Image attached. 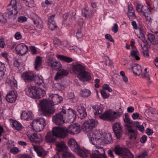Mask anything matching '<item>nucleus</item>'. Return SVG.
Returning <instances> with one entry per match:
<instances>
[{"label":"nucleus","instance_id":"f03ea898","mask_svg":"<svg viewBox=\"0 0 158 158\" xmlns=\"http://www.w3.org/2000/svg\"><path fill=\"white\" fill-rule=\"evenodd\" d=\"M67 133V131L61 129L60 127H54L53 128L52 132L47 133L45 136L46 142L49 143H53L58 137L64 138Z\"/></svg>","mask_w":158,"mask_h":158},{"label":"nucleus","instance_id":"c756f323","mask_svg":"<svg viewBox=\"0 0 158 158\" xmlns=\"http://www.w3.org/2000/svg\"><path fill=\"white\" fill-rule=\"evenodd\" d=\"M81 13L83 16L87 18H91L94 14L93 11L89 10V9L86 7L82 9Z\"/></svg>","mask_w":158,"mask_h":158},{"label":"nucleus","instance_id":"3c124183","mask_svg":"<svg viewBox=\"0 0 158 158\" xmlns=\"http://www.w3.org/2000/svg\"><path fill=\"white\" fill-rule=\"evenodd\" d=\"M148 37L150 42L152 44H154L155 40V36L153 34L150 33L148 34Z\"/></svg>","mask_w":158,"mask_h":158},{"label":"nucleus","instance_id":"dca6fc26","mask_svg":"<svg viewBox=\"0 0 158 158\" xmlns=\"http://www.w3.org/2000/svg\"><path fill=\"white\" fill-rule=\"evenodd\" d=\"M68 143L69 147L72 150L75 152H79L80 146L74 139H69Z\"/></svg>","mask_w":158,"mask_h":158},{"label":"nucleus","instance_id":"37998d69","mask_svg":"<svg viewBox=\"0 0 158 158\" xmlns=\"http://www.w3.org/2000/svg\"><path fill=\"white\" fill-rule=\"evenodd\" d=\"M68 98L70 100V101L73 103L77 102L78 99L77 97L75 96L74 94L73 93H70L68 94Z\"/></svg>","mask_w":158,"mask_h":158},{"label":"nucleus","instance_id":"bb28decb","mask_svg":"<svg viewBox=\"0 0 158 158\" xmlns=\"http://www.w3.org/2000/svg\"><path fill=\"white\" fill-rule=\"evenodd\" d=\"M113 142L111 135L110 133L104 134L101 140V144L103 143L108 144L111 143Z\"/></svg>","mask_w":158,"mask_h":158},{"label":"nucleus","instance_id":"7c9ffc66","mask_svg":"<svg viewBox=\"0 0 158 158\" xmlns=\"http://www.w3.org/2000/svg\"><path fill=\"white\" fill-rule=\"evenodd\" d=\"M68 74V72L67 70L61 69L57 72L55 77L54 79L55 80H58L62 78L63 76H66Z\"/></svg>","mask_w":158,"mask_h":158},{"label":"nucleus","instance_id":"4d7b16f0","mask_svg":"<svg viewBox=\"0 0 158 158\" xmlns=\"http://www.w3.org/2000/svg\"><path fill=\"white\" fill-rule=\"evenodd\" d=\"M72 19V18L71 17V19L69 20V22H68L67 21H64L63 22V23L65 26L69 27L70 26V25L72 24L73 21V20Z\"/></svg>","mask_w":158,"mask_h":158},{"label":"nucleus","instance_id":"052dcab7","mask_svg":"<svg viewBox=\"0 0 158 158\" xmlns=\"http://www.w3.org/2000/svg\"><path fill=\"white\" fill-rule=\"evenodd\" d=\"M19 152V149L16 147H13L10 150V152L13 154H16Z\"/></svg>","mask_w":158,"mask_h":158},{"label":"nucleus","instance_id":"ddd939ff","mask_svg":"<svg viewBox=\"0 0 158 158\" xmlns=\"http://www.w3.org/2000/svg\"><path fill=\"white\" fill-rule=\"evenodd\" d=\"M15 7H12L10 5H9L5 13V16L11 20H14L16 17L17 13V9H15Z\"/></svg>","mask_w":158,"mask_h":158},{"label":"nucleus","instance_id":"1a4fd4ad","mask_svg":"<svg viewBox=\"0 0 158 158\" xmlns=\"http://www.w3.org/2000/svg\"><path fill=\"white\" fill-rule=\"evenodd\" d=\"M46 62L48 65L53 69L56 70L61 67L60 62L57 61L53 57L48 55L46 57Z\"/></svg>","mask_w":158,"mask_h":158},{"label":"nucleus","instance_id":"4468645a","mask_svg":"<svg viewBox=\"0 0 158 158\" xmlns=\"http://www.w3.org/2000/svg\"><path fill=\"white\" fill-rule=\"evenodd\" d=\"M15 49L18 54L20 56H23L27 53L28 48L24 44L21 43L16 46Z\"/></svg>","mask_w":158,"mask_h":158},{"label":"nucleus","instance_id":"f704fd0d","mask_svg":"<svg viewBox=\"0 0 158 158\" xmlns=\"http://www.w3.org/2000/svg\"><path fill=\"white\" fill-rule=\"evenodd\" d=\"M156 113L155 109L152 107L149 108L145 112V114L148 118L152 116L154 114Z\"/></svg>","mask_w":158,"mask_h":158},{"label":"nucleus","instance_id":"e433bc0d","mask_svg":"<svg viewBox=\"0 0 158 158\" xmlns=\"http://www.w3.org/2000/svg\"><path fill=\"white\" fill-rule=\"evenodd\" d=\"M53 43L57 47V46H58L61 48L65 46L67 44L66 42H61L60 39L57 38L55 39L54 40Z\"/></svg>","mask_w":158,"mask_h":158},{"label":"nucleus","instance_id":"9b49d317","mask_svg":"<svg viewBox=\"0 0 158 158\" xmlns=\"http://www.w3.org/2000/svg\"><path fill=\"white\" fill-rule=\"evenodd\" d=\"M119 115L118 113L111 110L107 111L102 114L100 118L105 120H114Z\"/></svg>","mask_w":158,"mask_h":158},{"label":"nucleus","instance_id":"bf43d9fd","mask_svg":"<svg viewBox=\"0 0 158 158\" xmlns=\"http://www.w3.org/2000/svg\"><path fill=\"white\" fill-rule=\"evenodd\" d=\"M83 35L81 33V29L78 30L77 32L76 33V36L78 39L79 38L82 37Z\"/></svg>","mask_w":158,"mask_h":158},{"label":"nucleus","instance_id":"412c9836","mask_svg":"<svg viewBox=\"0 0 158 158\" xmlns=\"http://www.w3.org/2000/svg\"><path fill=\"white\" fill-rule=\"evenodd\" d=\"M77 77L81 81L83 82L88 81L91 79L90 73L84 70L78 74Z\"/></svg>","mask_w":158,"mask_h":158},{"label":"nucleus","instance_id":"69168bd1","mask_svg":"<svg viewBox=\"0 0 158 158\" xmlns=\"http://www.w3.org/2000/svg\"><path fill=\"white\" fill-rule=\"evenodd\" d=\"M105 38L107 40H109L111 42H114V40L112 38L111 35L109 34H107L105 35Z\"/></svg>","mask_w":158,"mask_h":158},{"label":"nucleus","instance_id":"f8f14e48","mask_svg":"<svg viewBox=\"0 0 158 158\" xmlns=\"http://www.w3.org/2000/svg\"><path fill=\"white\" fill-rule=\"evenodd\" d=\"M64 113L62 110L60 112L52 116V122L57 125H61L63 124L64 121Z\"/></svg>","mask_w":158,"mask_h":158},{"label":"nucleus","instance_id":"c9c22d12","mask_svg":"<svg viewBox=\"0 0 158 158\" xmlns=\"http://www.w3.org/2000/svg\"><path fill=\"white\" fill-rule=\"evenodd\" d=\"M12 127L14 129L18 131L21 130L23 128L21 124L16 120L12 121Z\"/></svg>","mask_w":158,"mask_h":158},{"label":"nucleus","instance_id":"6ab92c4d","mask_svg":"<svg viewBox=\"0 0 158 158\" xmlns=\"http://www.w3.org/2000/svg\"><path fill=\"white\" fill-rule=\"evenodd\" d=\"M17 95V93L16 91H11L6 96V100L9 103L14 102L16 99Z\"/></svg>","mask_w":158,"mask_h":158},{"label":"nucleus","instance_id":"9d476101","mask_svg":"<svg viewBox=\"0 0 158 158\" xmlns=\"http://www.w3.org/2000/svg\"><path fill=\"white\" fill-rule=\"evenodd\" d=\"M60 128L67 131V135L65 136V138L69 133L73 135H77L79 134L81 131L80 125L76 123L70 125L68 128H65L64 127Z\"/></svg>","mask_w":158,"mask_h":158},{"label":"nucleus","instance_id":"c85d7f7f","mask_svg":"<svg viewBox=\"0 0 158 158\" xmlns=\"http://www.w3.org/2000/svg\"><path fill=\"white\" fill-rule=\"evenodd\" d=\"M131 69L133 73L136 75L139 76L142 73V69L141 66L138 64H134L131 67Z\"/></svg>","mask_w":158,"mask_h":158},{"label":"nucleus","instance_id":"393cba45","mask_svg":"<svg viewBox=\"0 0 158 158\" xmlns=\"http://www.w3.org/2000/svg\"><path fill=\"white\" fill-rule=\"evenodd\" d=\"M33 115L31 111H29L27 112L23 111L21 115V118L22 119H24L27 121L31 120L33 118Z\"/></svg>","mask_w":158,"mask_h":158},{"label":"nucleus","instance_id":"5701e85b","mask_svg":"<svg viewBox=\"0 0 158 158\" xmlns=\"http://www.w3.org/2000/svg\"><path fill=\"white\" fill-rule=\"evenodd\" d=\"M77 110L79 113V116L82 119L87 116L86 109L82 104H80L77 106Z\"/></svg>","mask_w":158,"mask_h":158},{"label":"nucleus","instance_id":"de8ad7c7","mask_svg":"<svg viewBox=\"0 0 158 158\" xmlns=\"http://www.w3.org/2000/svg\"><path fill=\"white\" fill-rule=\"evenodd\" d=\"M34 79L35 84L38 85H40L43 82V78L41 76L40 77L36 76Z\"/></svg>","mask_w":158,"mask_h":158},{"label":"nucleus","instance_id":"6e6552de","mask_svg":"<svg viewBox=\"0 0 158 158\" xmlns=\"http://www.w3.org/2000/svg\"><path fill=\"white\" fill-rule=\"evenodd\" d=\"M62 110L64 113L65 121L70 123H73L76 117L75 111L70 108L68 109L67 111L64 109H63Z\"/></svg>","mask_w":158,"mask_h":158},{"label":"nucleus","instance_id":"cd10ccee","mask_svg":"<svg viewBox=\"0 0 158 158\" xmlns=\"http://www.w3.org/2000/svg\"><path fill=\"white\" fill-rule=\"evenodd\" d=\"M56 146L57 150L59 152H64L67 151L68 149V147L62 141L57 142Z\"/></svg>","mask_w":158,"mask_h":158},{"label":"nucleus","instance_id":"b1692460","mask_svg":"<svg viewBox=\"0 0 158 158\" xmlns=\"http://www.w3.org/2000/svg\"><path fill=\"white\" fill-rule=\"evenodd\" d=\"M127 15L129 19L132 20L133 19L136 18L134 10L132 6L130 3H128L127 6Z\"/></svg>","mask_w":158,"mask_h":158},{"label":"nucleus","instance_id":"c03bdc74","mask_svg":"<svg viewBox=\"0 0 158 158\" xmlns=\"http://www.w3.org/2000/svg\"><path fill=\"white\" fill-rule=\"evenodd\" d=\"M128 132L130 134L129 139H135L136 138L137 134L136 132L133 130L131 129H128Z\"/></svg>","mask_w":158,"mask_h":158},{"label":"nucleus","instance_id":"09e8293b","mask_svg":"<svg viewBox=\"0 0 158 158\" xmlns=\"http://www.w3.org/2000/svg\"><path fill=\"white\" fill-rule=\"evenodd\" d=\"M89 155L91 158H107L106 155H100L95 153H93L92 154H90Z\"/></svg>","mask_w":158,"mask_h":158},{"label":"nucleus","instance_id":"5fc2aeb1","mask_svg":"<svg viewBox=\"0 0 158 158\" xmlns=\"http://www.w3.org/2000/svg\"><path fill=\"white\" fill-rule=\"evenodd\" d=\"M101 93L103 98L105 99L108 98L110 95L109 94H107L106 92L104 90H101Z\"/></svg>","mask_w":158,"mask_h":158},{"label":"nucleus","instance_id":"6e6d98bb","mask_svg":"<svg viewBox=\"0 0 158 158\" xmlns=\"http://www.w3.org/2000/svg\"><path fill=\"white\" fill-rule=\"evenodd\" d=\"M124 120L125 122L128 123H132V122L130 120L127 114H125V118H124Z\"/></svg>","mask_w":158,"mask_h":158},{"label":"nucleus","instance_id":"e2e57ef3","mask_svg":"<svg viewBox=\"0 0 158 158\" xmlns=\"http://www.w3.org/2000/svg\"><path fill=\"white\" fill-rule=\"evenodd\" d=\"M33 2V0H26L25 2V4L27 6L30 7L32 6Z\"/></svg>","mask_w":158,"mask_h":158},{"label":"nucleus","instance_id":"4be33fe9","mask_svg":"<svg viewBox=\"0 0 158 158\" xmlns=\"http://www.w3.org/2000/svg\"><path fill=\"white\" fill-rule=\"evenodd\" d=\"M55 15H51L48 18V25L49 28L51 30H54L57 27L54 20V18Z\"/></svg>","mask_w":158,"mask_h":158},{"label":"nucleus","instance_id":"20e7f679","mask_svg":"<svg viewBox=\"0 0 158 158\" xmlns=\"http://www.w3.org/2000/svg\"><path fill=\"white\" fill-rule=\"evenodd\" d=\"M26 93L31 98H39L43 97L45 93V91L42 88L31 86L28 88L26 91Z\"/></svg>","mask_w":158,"mask_h":158},{"label":"nucleus","instance_id":"774afa93","mask_svg":"<svg viewBox=\"0 0 158 158\" xmlns=\"http://www.w3.org/2000/svg\"><path fill=\"white\" fill-rule=\"evenodd\" d=\"M27 20V18L24 16H21L19 18L18 21L20 23L25 22Z\"/></svg>","mask_w":158,"mask_h":158},{"label":"nucleus","instance_id":"ea45409f","mask_svg":"<svg viewBox=\"0 0 158 158\" xmlns=\"http://www.w3.org/2000/svg\"><path fill=\"white\" fill-rule=\"evenodd\" d=\"M56 56L58 59H60V60L67 63H70L72 61V59L71 58L69 57L64 56L62 55H56Z\"/></svg>","mask_w":158,"mask_h":158},{"label":"nucleus","instance_id":"864d4df0","mask_svg":"<svg viewBox=\"0 0 158 158\" xmlns=\"http://www.w3.org/2000/svg\"><path fill=\"white\" fill-rule=\"evenodd\" d=\"M72 154L70 152H67V151H64L62 155V158H69Z\"/></svg>","mask_w":158,"mask_h":158},{"label":"nucleus","instance_id":"58836bf2","mask_svg":"<svg viewBox=\"0 0 158 158\" xmlns=\"http://www.w3.org/2000/svg\"><path fill=\"white\" fill-rule=\"evenodd\" d=\"M93 108L94 109V112L95 115H98L102 112L103 108L102 106L99 105L93 106Z\"/></svg>","mask_w":158,"mask_h":158},{"label":"nucleus","instance_id":"4c0bfd02","mask_svg":"<svg viewBox=\"0 0 158 158\" xmlns=\"http://www.w3.org/2000/svg\"><path fill=\"white\" fill-rule=\"evenodd\" d=\"M77 154L81 157H86L89 155V151L88 150H81L80 147V149L79 152H76Z\"/></svg>","mask_w":158,"mask_h":158},{"label":"nucleus","instance_id":"13d9d810","mask_svg":"<svg viewBox=\"0 0 158 158\" xmlns=\"http://www.w3.org/2000/svg\"><path fill=\"white\" fill-rule=\"evenodd\" d=\"M103 89L104 90H107L109 92H111L112 91V89L110 88L109 85L107 84H105L103 85Z\"/></svg>","mask_w":158,"mask_h":158},{"label":"nucleus","instance_id":"2eb2a0df","mask_svg":"<svg viewBox=\"0 0 158 158\" xmlns=\"http://www.w3.org/2000/svg\"><path fill=\"white\" fill-rule=\"evenodd\" d=\"M36 75L32 72L23 73L21 75V78L25 82H30L34 80Z\"/></svg>","mask_w":158,"mask_h":158},{"label":"nucleus","instance_id":"7ed1b4c3","mask_svg":"<svg viewBox=\"0 0 158 158\" xmlns=\"http://www.w3.org/2000/svg\"><path fill=\"white\" fill-rule=\"evenodd\" d=\"M104 134L102 131L95 129L89 133L87 135L89 138L90 143L94 145H97L101 144Z\"/></svg>","mask_w":158,"mask_h":158},{"label":"nucleus","instance_id":"338daca9","mask_svg":"<svg viewBox=\"0 0 158 158\" xmlns=\"http://www.w3.org/2000/svg\"><path fill=\"white\" fill-rule=\"evenodd\" d=\"M17 2L16 0H12L10 4L9 5H10L12 7H15V9H17V7L16 6Z\"/></svg>","mask_w":158,"mask_h":158},{"label":"nucleus","instance_id":"79ce46f5","mask_svg":"<svg viewBox=\"0 0 158 158\" xmlns=\"http://www.w3.org/2000/svg\"><path fill=\"white\" fill-rule=\"evenodd\" d=\"M146 19V23L148 25V26L150 27L151 26L152 19V14L144 16Z\"/></svg>","mask_w":158,"mask_h":158},{"label":"nucleus","instance_id":"a878e982","mask_svg":"<svg viewBox=\"0 0 158 158\" xmlns=\"http://www.w3.org/2000/svg\"><path fill=\"white\" fill-rule=\"evenodd\" d=\"M34 149L39 156L44 157L46 156L47 152L41 146H34Z\"/></svg>","mask_w":158,"mask_h":158},{"label":"nucleus","instance_id":"423d86ee","mask_svg":"<svg viewBox=\"0 0 158 158\" xmlns=\"http://www.w3.org/2000/svg\"><path fill=\"white\" fill-rule=\"evenodd\" d=\"M116 154L122 156L124 158H134V155L126 148H122L119 146H116L114 149Z\"/></svg>","mask_w":158,"mask_h":158},{"label":"nucleus","instance_id":"f257e3e1","mask_svg":"<svg viewBox=\"0 0 158 158\" xmlns=\"http://www.w3.org/2000/svg\"><path fill=\"white\" fill-rule=\"evenodd\" d=\"M62 97L57 94H51L48 101L44 100L40 101V106L42 111V114L47 117L49 116L55 112L52 106L58 104L62 101Z\"/></svg>","mask_w":158,"mask_h":158},{"label":"nucleus","instance_id":"49530a36","mask_svg":"<svg viewBox=\"0 0 158 158\" xmlns=\"http://www.w3.org/2000/svg\"><path fill=\"white\" fill-rule=\"evenodd\" d=\"M94 145L95 147L96 148L95 149V151L97 152L98 154L100 155H102L103 156H104V155H106L105 154L104 149L103 148L99 146H97V145Z\"/></svg>","mask_w":158,"mask_h":158},{"label":"nucleus","instance_id":"8fccbe9b","mask_svg":"<svg viewBox=\"0 0 158 158\" xmlns=\"http://www.w3.org/2000/svg\"><path fill=\"white\" fill-rule=\"evenodd\" d=\"M137 30L135 32V33L138 37L140 39L144 36L143 33L142 29L141 28H138Z\"/></svg>","mask_w":158,"mask_h":158},{"label":"nucleus","instance_id":"72a5a7b5","mask_svg":"<svg viewBox=\"0 0 158 158\" xmlns=\"http://www.w3.org/2000/svg\"><path fill=\"white\" fill-rule=\"evenodd\" d=\"M42 62V58L39 56H37L35 59L34 63L35 69L36 70H38Z\"/></svg>","mask_w":158,"mask_h":158},{"label":"nucleus","instance_id":"0e129e2a","mask_svg":"<svg viewBox=\"0 0 158 158\" xmlns=\"http://www.w3.org/2000/svg\"><path fill=\"white\" fill-rule=\"evenodd\" d=\"M54 86L58 90H60L62 89H63L64 86L63 85H61V84L57 83L54 84Z\"/></svg>","mask_w":158,"mask_h":158},{"label":"nucleus","instance_id":"680f3d73","mask_svg":"<svg viewBox=\"0 0 158 158\" xmlns=\"http://www.w3.org/2000/svg\"><path fill=\"white\" fill-rule=\"evenodd\" d=\"M30 49L32 54H34L36 53L37 51L35 46H31L30 48Z\"/></svg>","mask_w":158,"mask_h":158},{"label":"nucleus","instance_id":"473e14b6","mask_svg":"<svg viewBox=\"0 0 158 158\" xmlns=\"http://www.w3.org/2000/svg\"><path fill=\"white\" fill-rule=\"evenodd\" d=\"M85 69V67L80 64H77L73 67V71L75 73H79Z\"/></svg>","mask_w":158,"mask_h":158},{"label":"nucleus","instance_id":"a18cd8bd","mask_svg":"<svg viewBox=\"0 0 158 158\" xmlns=\"http://www.w3.org/2000/svg\"><path fill=\"white\" fill-rule=\"evenodd\" d=\"M130 54L131 56L136 60H139L140 57H139V52L137 50L131 51Z\"/></svg>","mask_w":158,"mask_h":158},{"label":"nucleus","instance_id":"f3484780","mask_svg":"<svg viewBox=\"0 0 158 158\" xmlns=\"http://www.w3.org/2000/svg\"><path fill=\"white\" fill-rule=\"evenodd\" d=\"M27 136L29 139L32 143H39L42 141L41 135L37 133L31 134H27Z\"/></svg>","mask_w":158,"mask_h":158},{"label":"nucleus","instance_id":"a211bd4d","mask_svg":"<svg viewBox=\"0 0 158 158\" xmlns=\"http://www.w3.org/2000/svg\"><path fill=\"white\" fill-rule=\"evenodd\" d=\"M136 9L139 12L142 13L144 16L152 14L150 7L146 6H142L140 5L137 4Z\"/></svg>","mask_w":158,"mask_h":158},{"label":"nucleus","instance_id":"2f4dec72","mask_svg":"<svg viewBox=\"0 0 158 158\" xmlns=\"http://www.w3.org/2000/svg\"><path fill=\"white\" fill-rule=\"evenodd\" d=\"M34 23L35 26L38 28L41 29L43 28V22L41 19L38 16L33 19Z\"/></svg>","mask_w":158,"mask_h":158},{"label":"nucleus","instance_id":"a19ab883","mask_svg":"<svg viewBox=\"0 0 158 158\" xmlns=\"http://www.w3.org/2000/svg\"><path fill=\"white\" fill-rule=\"evenodd\" d=\"M81 95L84 98L88 97L91 94L90 91L87 89H83L81 90Z\"/></svg>","mask_w":158,"mask_h":158},{"label":"nucleus","instance_id":"39448f33","mask_svg":"<svg viewBox=\"0 0 158 158\" xmlns=\"http://www.w3.org/2000/svg\"><path fill=\"white\" fill-rule=\"evenodd\" d=\"M45 125V120L42 118L39 117L35 119L31 124L33 129L36 131H42Z\"/></svg>","mask_w":158,"mask_h":158},{"label":"nucleus","instance_id":"603ef678","mask_svg":"<svg viewBox=\"0 0 158 158\" xmlns=\"http://www.w3.org/2000/svg\"><path fill=\"white\" fill-rule=\"evenodd\" d=\"M6 82L7 83H8L10 85L12 86L17 87V81L15 80H14L12 81L10 79H7L6 80Z\"/></svg>","mask_w":158,"mask_h":158},{"label":"nucleus","instance_id":"0eeeda50","mask_svg":"<svg viewBox=\"0 0 158 158\" xmlns=\"http://www.w3.org/2000/svg\"><path fill=\"white\" fill-rule=\"evenodd\" d=\"M98 124V121L94 119H89L86 120L82 126L83 130L87 134L93 131V128Z\"/></svg>","mask_w":158,"mask_h":158},{"label":"nucleus","instance_id":"aec40b11","mask_svg":"<svg viewBox=\"0 0 158 158\" xmlns=\"http://www.w3.org/2000/svg\"><path fill=\"white\" fill-rule=\"evenodd\" d=\"M113 129L117 138H121L122 137V131L120 124L118 123H114L113 126Z\"/></svg>","mask_w":158,"mask_h":158}]
</instances>
